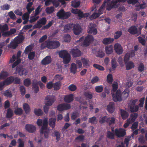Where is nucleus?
I'll use <instances>...</instances> for the list:
<instances>
[{
    "instance_id": "obj_1",
    "label": "nucleus",
    "mask_w": 147,
    "mask_h": 147,
    "mask_svg": "<svg viewBox=\"0 0 147 147\" xmlns=\"http://www.w3.org/2000/svg\"><path fill=\"white\" fill-rule=\"evenodd\" d=\"M126 0H113L111 3L109 2L110 0H105L104 3L102 5L101 7L98 11V13L100 15L103 13L104 10L105 8V6L107 5V9L108 10H110L113 8H115L117 7L119 3L120 2H125Z\"/></svg>"
},
{
    "instance_id": "obj_2",
    "label": "nucleus",
    "mask_w": 147,
    "mask_h": 147,
    "mask_svg": "<svg viewBox=\"0 0 147 147\" xmlns=\"http://www.w3.org/2000/svg\"><path fill=\"white\" fill-rule=\"evenodd\" d=\"M36 123L39 126H41L42 124V126L40 130V133L45 138H48L49 130L48 127V119L47 118H45L43 121L41 119H38Z\"/></svg>"
},
{
    "instance_id": "obj_3",
    "label": "nucleus",
    "mask_w": 147,
    "mask_h": 147,
    "mask_svg": "<svg viewBox=\"0 0 147 147\" xmlns=\"http://www.w3.org/2000/svg\"><path fill=\"white\" fill-rule=\"evenodd\" d=\"M60 45V43L57 41H47L42 43L41 47L43 49L45 47H47L48 49H54L58 47Z\"/></svg>"
},
{
    "instance_id": "obj_4",
    "label": "nucleus",
    "mask_w": 147,
    "mask_h": 147,
    "mask_svg": "<svg viewBox=\"0 0 147 147\" xmlns=\"http://www.w3.org/2000/svg\"><path fill=\"white\" fill-rule=\"evenodd\" d=\"M24 39V38L22 35H18L8 45V47L12 49H15L17 46V44L22 42Z\"/></svg>"
},
{
    "instance_id": "obj_5",
    "label": "nucleus",
    "mask_w": 147,
    "mask_h": 147,
    "mask_svg": "<svg viewBox=\"0 0 147 147\" xmlns=\"http://www.w3.org/2000/svg\"><path fill=\"white\" fill-rule=\"evenodd\" d=\"M59 56L63 59V63L65 64L68 63L71 59L69 54L65 50H63L59 53Z\"/></svg>"
},
{
    "instance_id": "obj_6",
    "label": "nucleus",
    "mask_w": 147,
    "mask_h": 147,
    "mask_svg": "<svg viewBox=\"0 0 147 147\" xmlns=\"http://www.w3.org/2000/svg\"><path fill=\"white\" fill-rule=\"evenodd\" d=\"M127 2L129 4L135 5V7H136V9L138 10L140 9H144L147 7L146 3L144 2L143 4H140L138 0H128Z\"/></svg>"
},
{
    "instance_id": "obj_7",
    "label": "nucleus",
    "mask_w": 147,
    "mask_h": 147,
    "mask_svg": "<svg viewBox=\"0 0 147 147\" xmlns=\"http://www.w3.org/2000/svg\"><path fill=\"white\" fill-rule=\"evenodd\" d=\"M71 13L68 12H65L63 9H61L57 13V16L59 19H65L68 18L71 15Z\"/></svg>"
},
{
    "instance_id": "obj_8",
    "label": "nucleus",
    "mask_w": 147,
    "mask_h": 147,
    "mask_svg": "<svg viewBox=\"0 0 147 147\" xmlns=\"http://www.w3.org/2000/svg\"><path fill=\"white\" fill-rule=\"evenodd\" d=\"M93 38L92 36H87L85 38L84 37H82L78 40H77V42H79L80 44L83 42V45L86 46L88 45L93 40Z\"/></svg>"
},
{
    "instance_id": "obj_9",
    "label": "nucleus",
    "mask_w": 147,
    "mask_h": 147,
    "mask_svg": "<svg viewBox=\"0 0 147 147\" xmlns=\"http://www.w3.org/2000/svg\"><path fill=\"white\" fill-rule=\"evenodd\" d=\"M113 99L115 102L122 100L121 93L120 90H117L115 92L111 93Z\"/></svg>"
},
{
    "instance_id": "obj_10",
    "label": "nucleus",
    "mask_w": 147,
    "mask_h": 147,
    "mask_svg": "<svg viewBox=\"0 0 147 147\" xmlns=\"http://www.w3.org/2000/svg\"><path fill=\"white\" fill-rule=\"evenodd\" d=\"M114 49L116 53L118 55H121L123 53V47L120 44L117 43L113 46Z\"/></svg>"
},
{
    "instance_id": "obj_11",
    "label": "nucleus",
    "mask_w": 147,
    "mask_h": 147,
    "mask_svg": "<svg viewBox=\"0 0 147 147\" xmlns=\"http://www.w3.org/2000/svg\"><path fill=\"white\" fill-rule=\"evenodd\" d=\"M55 100V97L53 96H48L45 98V104L49 106H51Z\"/></svg>"
},
{
    "instance_id": "obj_12",
    "label": "nucleus",
    "mask_w": 147,
    "mask_h": 147,
    "mask_svg": "<svg viewBox=\"0 0 147 147\" xmlns=\"http://www.w3.org/2000/svg\"><path fill=\"white\" fill-rule=\"evenodd\" d=\"M47 22L46 18H44L40 19L37 22V23L33 26L34 28H40L43 25L45 24Z\"/></svg>"
},
{
    "instance_id": "obj_13",
    "label": "nucleus",
    "mask_w": 147,
    "mask_h": 147,
    "mask_svg": "<svg viewBox=\"0 0 147 147\" xmlns=\"http://www.w3.org/2000/svg\"><path fill=\"white\" fill-rule=\"evenodd\" d=\"M96 25L94 24H90L89 26V28L88 30V32L89 34H96L97 32L96 29L95 28Z\"/></svg>"
},
{
    "instance_id": "obj_14",
    "label": "nucleus",
    "mask_w": 147,
    "mask_h": 147,
    "mask_svg": "<svg viewBox=\"0 0 147 147\" xmlns=\"http://www.w3.org/2000/svg\"><path fill=\"white\" fill-rule=\"evenodd\" d=\"M70 105L67 104H63L59 105L57 107V109L59 111H61L69 109Z\"/></svg>"
},
{
    "instance_id": "obj_15",
    "label": "nucleus",
    "mask_w": 147,
    "mask_h": 147,
    "mask_svg": "<svg viewBox=\"0 0 147 147\" xmlns=\"http://www.w3.org/2000/svg\"><path fill=\"white\" fill-rule=\"evenodd\" d=\"M115 133L116 136L118 137H121L124 136L126 134L125 130L122 128L115 130Z\"/></svg>"
},
{
    "instance_id": "obj_16",
    "label": "nucleus",
    "mask_w": 147,
    "mask_h": 147,
    "mask_svg": "<svg viewBox=\"0 0 147 147\" xmlns=\"http://www.w3.org/2000/svg\"><path fill=\"white\" fill-rule=\"evenodd\" d=\"M25 129L30 133H33L36 130V127L34 125L31 124H27L25 126Z\"/></svg>"
},
{
    "instance_id": "obj_17",
    "label": "nucleus",
    "mask_w": 147,
    "mask_h": 147,
    "mask_svg": "<svg viewBox=\"0 0 147 147\" xmlns=\"http://www.w3.org/2000/svg\"><path fill=\"white\" fill-rule=\"evenodd\" d=\"M16 71L20 76H26L28 73L27 70L26 69L22 67L20 68L18 67L16 69Z\"/></svg>"
},
{
    "instance_id": "obj_18",
    "label": "nucleus",
    "mask_w": 147,
    "mask_h": 147,
    "mask_svg": "<svg viewBox=\"0 0 147 147\" xmlns=\"http://www.w3.org/2000/svg\"><path fill=\"white\" fill-rule=\"evenodd\" d=\"M73 30L74 34L76 35L80 34L82 31L81 28L78 24H76L74 26Z\"/></svg>"
},
{
    "instance_id": "obj_19",
    "label": "nucleus",
    "mask_w": 147,
    "mask_h": 147,
    "mask_svg": "<svg viewBox=\"0 0 147 147\" xmlns=\"http://www.w3.org/2000/svg\"><path fill=\"white\" fill-rule=\"evenodd\" d=\"M128 32L132 34H139L141 33L140 31H138L136 27L135 26H132L130 27L128 30Z\"/></svg>"
},
{
    "instance_id": "obj_20",
    "label": "nucleus",
    "mask_w": 147,
    "mask_h": 147,
    "mask_svg": "<svg viewBox=\"0 0 147 147\" xmlns=\"http://www.w3.org/2000/svg\"><path fill=\"white\" fill-rule=\"evenodd\" d=\"M23 109L26 114L30 113L31 111V109L29 105L26 103H24L23 105Z\"/></svg>"
},
{
    "instance_id": "obj_21",
    "label": "nucleus",
    "mask_w": 147,
    "mask_h": 147,
    "mask_svg": "<svg viewBox=\"0 0 147 147\" xmlns=\"http://www.w3.org/2000/svg\"><path fill=\"white\" fill-rule=\"evenodd\" d=\"M51 61V57L49 56H47L42 60L41 63L43 65H46L50 63Z\"/></svg>"
},
{
    "instance_id": "obj_22",
    "label": "nucleus",
    "mask_w": 147,
    "mask_h": 147,
    "mask_svg": "<svg viewBox=\"0 0 147 147\" xmlns=\"http://www.w3.org/2000/svg\"><path fill=\"white\" fill-rule=\"evenodd\" d=\"M16 32V30L14 28H12L9 31L3 33L2 35L4 36H7L14 34Z\"/></svg>"
},
{
    "instance_id": "obj_23",
    "label": "nucleus",
    "mask_w": 147,
    "mask_h": 147,
    "mask_svg": "<svg viewBox=\"0 0 147 147\" xmlns=\"http://www.w3.org/2000/svg\"><path fill=\"white\" fill-rule=\"evenodd\" d=\"M105 52L107 55L112 54L113 52V46L111 45L106 46L105 47Z\"/></svg>"
},
{
    "instance_id": "obj_24",
    "label": "nucleus",
    "mask_w": 147,
    "mask_h": 147,
    "mask_svg": "<svg viewBox=\"0 0 147 147\" xmlns=\"http://www.w3.org/2000/svg\"><path fill=\"white\" fill-rule=\"evenodd\" d=\"M71 53L74 57L79 56L81 55V51L77 49H72L71 51Z\"/></svg>"
},
{
    "instance_id": "obj_25",
    "label": "nucleus",
    "mask_w": 147,
    "mask_h": 147,
    "mask_svg": "<svg viewBox=\"0 0 147 147\" xmlns=\"http://www.w3.org/2000/svg\"><path fill=\"white\" fill-rule=\"evenodd\" d=\"M107 122L109 125H110L115 123L117 121V119L114 117H107Z\"/></svg>"
},
{
    "instance_id": "obj_26",
    "label": "nucleus",
    "mask_w": 147,
    "mask_h": 147,
    "mask_svg": "<svg viewBox=\"0 0 147 147\" xmlns=\"http://www.w3.org/2000/svg\"><path fill=\"white\" fill-rule=\"evenodd\" d=\"M21 51H19L17 53V59L16 61L12 65V67L13 68H14L19 63L20 61L21 60L20 59H18L20 56L21 54Z\"/></svg>"
},
{
    "instance_id": "obj_27",
    "label": "nucleus",
    "mask_w": 147,
    "mask_h": 147,
    "mask_svg": "<svg viewBox=\"0 0 147 147\" xmlns=\"http://www.w3.org/2000/svg\"><path fill=\"white\" fill-rule=\"evenodd\" d=\"M125 64L127 70L131 69L135 66L134 63L133 62L130 61L125 62Z\"/></svg>"
},
{
    "instance_id": "obj_28",
    "label": "nucleus",
    "mask_w": 147,
    "mask_h": 147,
    "mask_svg": "<svg viewBox=\"0 0 147 147\" xmlns=\"http://www.w3.org/2000/svg\"><path fill=\"white\" fill-rule=\"evenodd\" d=\"M138 116V114L136 113L131 114L130 115L129 118L127 119L128 121L130 123H133L135 120Z\"/></svg>"
},
{
    "instance_id": "obj_29",
    "label": "nucleus",
    "mask_w": 147,
    "mask_h": 147,
    "mask_svg": "<svg viewBox=\"0 0 147 147\" xmlns=\"http://www.w3.org/2000/svg\"><path fill=\"white\" fill-rule=\"evenodd\" d=\"M114 40L113 38H104L102 40L103 43L105 45L109 44L112 42Z\"/></svg>"
},
{
    "instance_id": "obj_30",
    "label": "nucleus",
    "mask_w": 147,
    "mask_h": 147,
    "mask_svg": "<svg viewBox=\"0 0 147 147\" xmlns=\"http://www.w3.org/2000/svg\"><path fill=\"white\" fill-rule=\"evenodd\" d=\"M71 12L75 14H78L79 16L80 17H83V13L78 9H72L71 10Z\"/></svg>"
},
{
    "instance_id": "obj_31",
    "label": "nucleus",
    "mask_w": 147,
    "mask_h": 147,
    "mask_svg": "<svg viewBox=\"0 0 147 147\" xmlns=\"http://www.w3.org/2000/svg\"><path fill=\"white\" fill-rule=\"evenodd\" d=\"M107 109L110 113H113L114 110V103L110 102L107 106Z\"/></svg>"
},
{
    "instance_id": "obj_32",
    "label": "nucleus",
    "mask_w": 147,
    "mask_h": 147,
    "mask_svg": "<svg viewBox=\"0 0 147 147\" xmlns=\"http://www.w3.org/2000/svg\"><path fill=\"white\" fill-rule=\"evenodd\" d=\"M82 61L84 67H88L90 66V62L88 59L85 58L82 59Z\"/></svg>"
},
{
    "instance_id": "obj_33",
    "label": "nucleus",
    "mask_w": 147,
    "mask_h": 147,
    "mask_svg": "<svg viewBox=\"0 0 147 147\" xmlns=\"http://www.w3.org/2000/svg\"><path fill=\"white\" fill-rule=\"evenodd\" d=\"M129 91L128 89H126L121 94V97L122 98L125 99L128 96Z\"/></svg>"
},
{
    "instance_id": "obj_34",
    "label": "nucleus",
    "mask_w": 147,
    "mask_h": 147,
    "mask_svg": "<svg viewBox=\"0 0 147 147\" xmlns=\"http://www.w3.org/2000/svg\"><path fill=\"white\" fill-rule=\"evenodd\" d=\"M73 100V95L70 94L66 96L64 98L65 101L67 102H70Z\"/></svg>"
},
{
    "instance_id": "obj_35",
    "label": "nucleus",
    "mask_w": 147,
    "mask_h": 147,
    "mask_svg": "<svg viewBox=\"0 0 147 147\" xmlns=\"http://www.w3.org/2000/svg\"><path fill=\"white\" fill-rule=\"evenodd\" d=\"M120 112L121 116L123 119H125L128 117L129 114L126 111L121 109L120 110Z\"/></svg>"
},
{
    "instance_id": "obj_36",
    "label": "nucleus",
    "mask_w": 147,
    "mask_h": 147,
    "mask_svg": "<svg viewBox=\"0 0 147 147\" xmlns=\"http://www.w3.org/2000/svg\"><path fill=\"white\" fill-rule=\"evenodd\" d=\"M73 26L72 24H67L64 27L63 31L65 32H69L72 29Z\"/></svg>"
},
{
    "instance_id": "obj_37",
    "label": "nucleus",
    "mask_w": 147,
    "mask_h": 147,
    "mask_svg": "<svg viewBox=\"0 0 147 147\" xmlns=\"http://www.w3.org/2000/svg\"><path fill=\"white\" fill-rule=\"evenodd\" d=\"M129 107L131 111L135 112L138 110L139 107L138 105L129 106Z\"/></svg>"
},
{
    "instance_id": "obj_38",
    "label": "nucleus",
    "mask_w": 147,
    "mask_h": 147,
    "mask_svg": "<svg viewBox=\"0 0 147 147\" xmlns=\"http://www.w3.org/2000/svg\"><path fill=\"white\" fill-rule=\"evenodd\" d=\"M80 4V2L79 0H75L71 2V5L74 7H78Z\"/></svg>"
},
{
    "instance_id": "obj_39",
    "label": "nucleus",
    "mask_w": 147,
    "mask_h": 147,
    "mask_svg": "<svg viewBox=\"0 0 147 147\" xmlns=\"http://www.w3.org/2000/svg\"><path fill=\"white\" fill-rule=\"evenodd\" d=\"M55 121L56 119L55 118H51L49 119V125L52 128L54 127L55 126Z\"/></svg>"
},
{
    "instance_id": "obj_40",
    "label": "nucleus",
    "mask_w": 147,
    "mask_h": 147,
    "mask_svg": "<svg viewBox=\"0 0 147 147\" xmlns=\"http://www.w3.org/2000/svg\"><path fill=\"white\" fill-rule=\"evenodd\" d=\"M8 74L6 71H2L0 74V79H4L8 76Z\"/></svg>"
},
{
    "instance_id": "obj_41",
    "label": "nucleus",
    "mask_w": 147,
    "mask_h": 147,
    "mask_svg": "<svg viewBox=\"0 0 147 147\" xmlns=\"http://www.w3.org/2000/svg\"><path fill=\"white\" fill-rule=\"evenodd\" d=\"M112 90H111V93L115 92L118 88V84L117 82H114L112 85Z\"/></svg>"
},
{
    "instance_id": "obj_42",
    "label": "nucleus",
    "mask_w": 147,
    "mask_h": 147,
    "mask_svg": "<svg viewBox=\"0 0 147 147\" xmlns=\"http://www.w3.org/2000/svg\"><path fill=\"white\" fill-rule=\"evenodd\" d=\"M8 28L7 24L0 25V31L2 32L3 33L4 31L8 30Z\"/></svg>"
},
{
    "instance_id": "obj_43",
    "label": "nucleus",
    "mask_w": 147,
    "mask_h": 147,
    "mask_svg": "<svg viewBox=\"0 0 147 147\" xmlns=\"http://www.w3.org/2000/svg\"><path fill=\"white\" fill-rule=\"evenodd\" d=\"M34 113L37 115L40 116L42 115L43 112L39 109H35L34 110Z\"/></svg>"
},
{
    "instance_id": "obj_44",
    "label": "nucleus",
    "mask_w": 147,
    "mask_h": 147,
    "mask_svg": "<svg viewBox=\"0 0 147 147\" xmlns=\"http://www.w3.org/2000/svg\"><path fill=\"white\" fill-rule=\"evenodd\" d=\"M28 54V58L29 60L33 59L35 56V53L33 51L30 52Z\"/></svg>"
},
{
    "instance_id": "obj_45",
    "label": "nucleus",
    "mask_w": 147,
    "mask_h": 147,
    "mask_svg": "<svg viewBox=\"0 0 147 147\" xmlns=\"http://www.w3.org/2000/svg\"><path fill=\"white\" fill-rule=\"evenodd\" d=\"M14 112L16 115H21L23 113V110L21 108H17L15 110Z\"/></svg>"
},
{
    "instance_id": "obj_46",
    "label": "nucleus",
    "mask_w": 147,
    "mask_h": 147,
    "mask_svg": "<svg viewBox=\"0 0 147 147\" xmlns=\"http://www.w3.org/2000/svg\"><path fill=\"white\" fill-rule=\"evenodd\" d=\"M61 84L59 82H57L53 84V88L55 90H57L60 89Z\"/></svg>"
},
{
    "instance_id": "obj_47",
    "label": "nucleus",
    "mask_w": 147,
    "mask_h": 147,
    "mask_svg": "<svg viewBox=\"0 0 147 147\" xmlns=\"http://www.w3.org/2000/svg\"><path fill=\"white\" fill-rule=\"evenodd\" d=\"M14 81V78L13 77H10L8 78L5 81V82L6 83V85H8Z\"/></svg>"
},
{
    "instance_id": "obj_48",
    "label": "nucleus",
    "mask_w": 147,
    "mask_h": 147,
    "mask_svg": "<svg viewBox=\"0 0 147 147\" xmlns=\"http://www.w3.org/2000/svg\"><path fill=\"white\" fill-rule=\"evenodd\" d=\"M113 81V78L112 74H109L107 76V81L109 83L111 84Z\"/></svg>"
},
{
    "instance_id": "obj_49",
    "label": "nucleus",
    "mask_w": 147,
    "mask_h": 147,
    "mask_svg": "<svg viewBox=\"0 0 147 147\" xmlns=\"http://www.w3.org/2000/svg\"><path fill=\"white\" fill-rule=\"evenodd\" d=\"M111 62L112 68L113 69L115 68L117 65L115 58H113L111 60Z\"/></svg>"
},
{
    "instance_id": "obj_50",
    "label": "nucleus",
    "mask_w": 147,
    "mask_h": 147,
    "mask_svg": "<svg viewBox=\"0 0 147 147\" xmlns=\"http://www.w3.org/2000/svg\"><path fill=\"white\" fill-rule=\"evenodd\" d=\"M77 69L76 65L74 63H72L71 65V72L75 73Z\"/></svg>"
},
{
    "instance_id": "obj_51",
    "label": "nucleus",
    "mask_w": 147,
    "mask_h": 147,
    "mask_svg": "<svg viewBox=\"0 0 147 147\" xmlns=\"http://www.w3.org/2000/svg\"><path fill=\"white\" fill-rule=\"evenodd\" d=\"M104 53L102 51H99L96 52V55L98 57H102L105 56Z\"/></svg>"
},
{
    "instance_id": "obj_52",
    "label": "nucleus",
    "mask_w": 147,
    "mask_h": 147,
    "mask_svg": "<svg viewBox=\"0 0 147 147\" xmlns=\"http://www.w3.org/2000/svg\"><path fill=\"white\" fill-rule=\"evenodd\" d=\"M68 88L69 90L74 91L76 90L77 87L74 84H71L68 86Z\"/></svg>"
},
{
    "instance_id": "obj_53",
    "label": "nucleus",
    "mask_w": 147,
    "mask_h": 147,
    "mask_svg": "<svg viewBox=\"0 0 147 147\" xmlns=\"http://www.w3.org/2000/svg\"><path fill=\"white\" fill-rule=\"evenodd\" d=\"M144 69V64L142 63H140L138 66V70L140 72L143 71Z\"/></svg>"
},
{
    "instance_id": "obj_54",
    "label": "nucleus",
    "mask_w": 147,
    "mask_h": 147,
    "mask_svg": "<svg viewBox=\"0 0 147 147\" xmlns=\"http://www.w3.org/2000/svg\"><path fill=\"white\" fill-rule=\"evenodd\" d=\"M95 90L97 92H100L103 90V87L102 86H98L95 87Z\"/></svg>"
},
{
    "instance_id": "obj_55",
    "label": "nucleus",
    "mask_w": 147,
    "mask_h": 147,
    "mask_svg": "<svg viewBox=\"0 0 147 147\" xmlns=\"http://www.w3.org/2000/svg\"><path fill=\"white\" fill-rule=\"evenodd\" d=\"M54 11V8L53 7H47L46 9V11L47 13L49 14L53 13Z\"/></svg>"
},
{
    "instance_id": "obj_56",
    "label": "nucleus",
    "mask_w": 147,
    "mask_h": 147,
    "mask_svg": "<svg viewBox=\"0 0 147 147\" xmlns=\"http://www.w3.org/2000/svg\"><path fill=\"white\" fill-rule=\"evenodd\" d=\"M36 15H35L34 14V16H32L30 17L29 22L30 23H32L35 22L36 20L38 19L39 17L38 16H36Z\"/></svg>"
},
{
    "instance_id": "obj_57",
    "label": "nucleus",
    "mask_w": 147,
    "mask_h": 147,
    "mask_svg": "<svg viewBox=\"0 0 147 147\" xmlns=\"http://www.w3.org/2000/svg\"><path fill=\"white\" fill-rule=\"evenodd\" d=\"M93 66L94 67L99 70L103 71L105 69L103 67L96 64H94L93 65Z\"/></svg>"
},
{
    "instance_id": "obj_58",
    "label": "nucleus",
    "mask_w": 147,
    "mask_h": 147,
    "mask_svg": "<svg viewBox=\"0 0 147 147\" xmlns=\"http://www.w3.org/2000/svg\"><path fill=\"white\" fill-rule=\"evenodd\" d=\"M8 15L13 20H15L16 18V17L13 12L12 11H11L9 12Z\"/></svg>"
},
{
    "instance_id": "obj_59",
    "label": "nucleus",
    "mask_w": 147,
    "mask_h": 147,
    "mask_svg": "<svg viewBox=\"0 0 147 147\" xmlns=\"http://www.w3.org/2000/svg\"><path fill=\"white\" fill-rule=\"evenodd\" d=\"M10 6L8 4H5L1 7V10H7L9 9Z\"/></svg>"
},
{
    "instance_id": "obj_60",
    "label": "nucleus",
    "mask_w": 147,
    "mask_h": 147,
    "mask_svg": "<svg viewBox=\"0 0 147 147\" xmlns=\"http://www.w3.org/2000/svg\"><path fill=\"white\" fill-rule=\"evenodd\" d=\"M122 32L121 31H118L116 32L114 35V38L115 39L119 38L122 35Z\"/></svg>"
},
{
    "instance_id": "obj_61",
    "label": "nucleus",
    "mask_w": 147,
    "mask_h": 147,
    "mask_svg": "<svg viewBox=\"0 0 147 147\" xmlns=\"http://www.w3.org/2000/svg\"><path fill=\"white\" fill-rule=\"evenodd\" d=\"M89 122L92 123H96L97 122V120L96 117H93L89 119Z\"/></svg>"
},
{
    "instance_id": "obj_62",
    "label": "nucleus",
    "mask_w": 147,
    "mask_h": 147,
    "mask_svg": "<svg viewBox=\"0 0 147 147\" xmlns=\"http://www.w3.org/2000/svg\"><path fill=\"white\" fill-rule=\"evenodd\" d=\"M18 142L19 144L18 147H24V142L21 139H19L18 140Z\"/></svg>"
},
{
    "instance_id": "obj_63",
    "label": "nucleus",
    "mask_w": 147,
    "mask_h": 147,
    "mask_svg": "<svg viewBox=\"0 0 147 147\" xmlns=\"http://www.w3.org/2000/svg\"><path fill=\"white\" fill-rule=\"evenodd\" d=\"M4 95L7 97H11L12 94L11 91L8 90H6L4 93Z\"/></svg>"
},
{
    "instance_id": "obj_64",
    "label": "nucleus",
    "mask_w": 147,
    "mask_h": 147,
    "mask_svg": "<svg viewBox=\"0 0 147 147\" xmlns=\"http://www.w3.org/2000/svg\"><path fill=\"white\" fill-rule=\"evenodd\" d=\"M13 115V111L10 109L8 110L7 114V117L8 118L11 117Z\"/></svg>"
}]
</instances>
